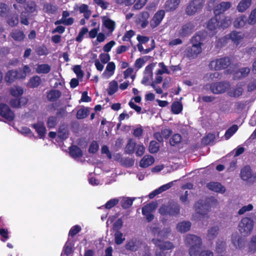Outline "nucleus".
Masks as SVG:
<instances>
[{"label":"nucleus","mask_w":256,"mask_h":256,"mask_svg":"<svg viewBox=\"0 0 256 256\" xmlns=\"http://www.w3.org/2000/svg\"><path fill=\"white\" fill-rule=\"evenodd\" d=\"M185 242L190 247V256H196L202 244L200 238L194 234H188L186 237Z\"/></svg>","instance_id":"nucleus-1"},{"label":"nucleus","mask_w":256,"mask_h":256,"mask_svg":"<svg viewBox=\"0 0 256 256\" xmlns=\"http://www.w3.org/2000/svg\"><path fill=\"white\" fill-rule=\"evenodd\" d=\"M254 226V220L250 218H242L238 224V230L242 236H247L251 234Z\"/></svg>","instance_id":"nucleus-2"},{"label":"nucleus","mask_w":256,"mask_h":256,"mask_svg":"<svg viewBox=\"0 0 256 256\" xmlns=\"http://www.w3.org/2000/svg\"><path fill=\"white\" fill-rule=\"evenodd\" d=\"M200 38L196 36L192 40V46L188 50V56L191 58H195L202 52L201 45L200 42Z\"/></svg>","instance_id":"nucleus-3"},{"label":"nucleus","mask_w":256,"mask_h":256,"mask_svg":"<svg viewBox=\"0 0 256 256\" xmlns=\"http://www.w3.org/2000/svg\"><path fill=\"white\" fill-rule=\"evenodd\" d=\"M204 0H193L187 6L186 12L188 15H194L200 11L204 6Z\"/></svg>","instance_id":"nucleus-4"},{"label":"nucleus","mask_w":256,"mask_h":256,"mask_svg":"<svg viewBox=\"0 0 256 256\" xmlns=\"http://www.w3.org/2000/svg\"><path fill=\"white\" fill-rule=\"evenodd\" d=\"M230 64V60L225 57L212 60L210 64V67L214 70H220L226 68Z\"/></svg>","instance_id":"nucleus-5"},{"label":"nucleus","mask_w":256,"mask_h":256,"mask_svg":"<svg viewBox=\"0 0 256 256\" xmlns=\"http://www.w3.org/2000/svg\"><path fill=\"white\" fill-rule=\"evenodd\" d=\"M230 88V84L228 82H216L210 85V90L214 94H220L226 92Z\"/></svg>","instance_id":"nucleus-6"},{"label":"nucleus","mask_w":256,"mask_h":256,"mask_svg":"<svg viewBox=\"0 0 256 256\" xmlns=\"http://www.w3.org/2000/svg\"><path fill=\"white\" fill-rule=\"evenodd\" d=\"M156 63H152L146 66L144 72V76L142 80V83L145 85L151 84L152 80V70L155 67Z\"/></svg>","instance_id":"nucleus-7"},{"label":"nucleus","mask_w":256,"mask_h":256,"mask_svg":"<svg viewBox=\"0 0 256 256\" xmlns=\"http://www.w3.org/2000/svg\"><path fill=\"white\" fill-rule=\"evenodd\" d=\"M157 207L156 203L152 202L146 204L142 208V214L144 216L148 222H150L154 219V215L152 212Z\"/></svg>","instance_id":"nucleus-8"},{"label":"nucleus","mask_w":256,"mask_h":256,"mask_svg":"<svg viewBox=\"0 0 256 256\" xmlns=\"http://www.w3.org/2000/svg\"><path fill=\"white\" fill-rule=\"evenodd\" d=\"M152 242L158 248L164 251L172 250L174 248V245L168 241L162 242L158 238H154Z\"/></svg>","instance_id":"nucleus-9"},{"label":"nucleus","mask_w":256,"mask_h":256,"mask_svg":"<svg viewBox=\"0 0 256 256\" xmlns=\"http://www.w3.org/2000/svg\"><path fill=\"white\" fill-rule=\"evenodd\" d=\"M116 68V66L113 62H108L102 74V77L105 80L109 79L114 74Z\"/></svg>","instance_id":"nucleus-10"},{"label":"nucleus","mask_w":256,"mask_h":256,"mask_svg":"<svg viewBox=\"0 0 256 256\" xmlns=\"http://www.w3.org/2000/svg\"><path fill=\"white\" fill-rule=\"evenodd\" d=\"M0 114L8 120L11 121L14 118V116L9 107L4 104H0Z\"/></svg>","instance_id":"nucleus-11"},{"label":"nucleus","mask_w":256,"mask_h":256,"mask_svg":"<svg viewBox=\"0 0 256 256\" xmlns=\"http://www.w3.org/2000/svg\"><path fill=\"white\" fill-rule=\"evenodd\" d=\"M74 10L79 11L80 14H82L84 16L86 19H88L92 14V12L90 10L89 6L86 4H76L74 5Z\"/></svg>","instance_id":"nucleus-12"},{"label":"nucleus","mask_w":256,"mask_h":256,"mask_svg":"<svg viewBox=\"0 0 256 256\" xmlns=\"http://www.w3.org/2000/svg\"><path fill=\"white\" fill-rule=\"evenodd\" d=\"M164 14L165 12L164 10H160L156 12L151 21V26L155 28L159 25L163 19Z\"/></svg>","instance_id":"nucleus-13"},{"label":"nucleus","mask_w":256,"mask_h":256,"mask_svg":"<svg viewBox=\"0 0 256 256\" xmlns=\"http://www.w3.org/2000/svg\"><path fill=\"white\" fill-rule=\"evenodd\" d=\"M140 244V242L138 239L133 238L128 242L125 247L128 250L136 251L138 248Z\"/></svg>","instance_id":"nucleus-14"},{"label":"nucleus","mask_w":256,"mask_h":256,"mask_svg":"<svg viewBox=\"0 0 256 256\" xmlns=\"http://www.w3.org/2000/svg\"><path fill=\"white\" fill-rule=\"evenodd\" d=\"M195 210L198 214L202 216H204L207 214L209 208L207 204H204L201 201L196 204Z\"/></svg>","instance_id":"nucleus-15"},{"label":"nucleus","mask_w":256,"mask_h":256,"mask_svg":"<svg viewBox=\"0 0 256 256\" xmlns=\"http://www.w3.org/2000/svg\"><path fill=\"white\" fill-rule=\"evenodd\" d=\"M32 127L38 134L40 138H44L46 134V128L42 122H38L36 124H32Z\"/></svg>","instance_id":"nucleus-16"},{"label":"nucleus","mask_w":256,"mask_h":256,"mask_svg":"<svg viewBox=\"0 0 256 256\" xmlns=\"http://www.w3.org/2000/svg\"><path fill=\"white\" fill-rule=\"evenodd\" d=\"M244 92V85L238 84L228 91V94L231 97L237 98L241 96Z\"/></svg>","instance_id":"nucleus-17"},{"label":"nucleus","mask_w":256,"mask_h":256,"mask_svg":"<svg viewBox=\"0 0 256 256\" xmlns=\"http://www.w3.org/2000/svg\"><path fill=\"white\" fill-rule=\"evenodd\" d=\"M172 130L169 128H164L162 130L161 132H156L154 136L159 142H162L164 138H168L172 134Z\"/></svg>","instance_id":"nucleus-18"},{"label":"nucleus","mask_w":256,"mask_h":256,"mask_svg":"<svg viewBox=\"0 0 256 256\" xmlns=\"http://www.w3.org/2000/svg\"><path fill=\"white\" fill-rule=\"evenodd\" d=\"M159 212L162 214H169L170 215H176L180 212V206H176L174 209L171 210L170 211L169 208L166 206H162Z\"/></svg>","instance_id":"nucleus-19"},{"label":"nucleus","mask_w":256,"mask_h":256,"mask_svg":"<svg viewBox=\"0 0 256 256\" xmlns=\"http://www.w3.org/2000/svg\"><path fill=\"white\" fill-rule=\"evenodd\" d=\"M232 242L236 248H242L246 242L245 238H240L237 234H234L232 236Z\"/></svg>","instance_id":"nucleus-20"},{"label":"nucleus","mask_w":256,"mask_h":256,"mask_svg":"<svg viewBox=\"0 0 256 256\" xmlns=\"http://www.w3.org/2000/svg\"><path fill=\"white\" fill-rule=\"evenodd\" d=\"M102 25H104L110 32H112L116 27L115 22L107 16L102 18Z\"/></svg>","instance_id":"nucleus-21"},{"label":"nucleus","mask_w":256,"mask_h":256,"mask_svg":"<svg viewBox=\"0 0 256 256\" xmlns=\"http://www.w3.org/2000/svg\"><path fill=\"white\" fill-rule=\"evenodd\" d=\"M207 187L210 190L217 192L222 194L225 192L224 187L220 184L217 182H210L207 184Z\"/></svg>","instance_id":"nucleus-22"},{"label":"nucleus","mask_w":256,"mask_h":256,"mask_svg":"<svg viewBox=\"0 0 256 256\" xmlns=\"http://www.w3.org/2000/svg\"><path fill=\"white\" fill-rule=\"evenodd\" d=\"M154 159L150 155H146L142 158L140 162V166L142 168H147L154 164Z\"/></svg>","instance_id":"nucleus-23"},{"label":"nucleus","mask_w":256,"mask_h":256,"mask_svg":"<svg viewBox=\"0 0 256 256\" xmlns=\"http://www.w3.org/2000/svg\"><path fill=\"white\" fill-rule=\"evenodd\" d=\"M191 227V223L188 221H184L178 223L176 229L178 232L184 233L188 231Z\"/></svg>","instance_id":"nucleus-24"},{"label":"nucleus","mask_w":256,"mask_h":256,"mask_svg":"<svg viewBox=\"0 0 256 256\" xmlns=\"http://www.w3.org/2000/svg\"><path fill=\"white\" fill-rule=\"evenodd\" d=\"M252 0H241L237 6V10L240 12H244L251 6Z\"/></svg>","instance_id":"nucleus-25"},{"label":"nucleus","mask_w":256,"mask_h":256,"mask_svg":"<svg viewBox=\"0 0 256 256\" xmlns=\"http://www.w3.org/2000/svg\"><path fill=\"white\" fill-rule=\"evenodd\" d=\"M194 28V26L192 23H188L182 26L179 30V34L182 36H185L190 34Z\"/></svg>","instance_id":"nucleus-26"},{"label":"nucleus","mask_w":256,"mask_h":256,"mask_svg":"<svg viewBox=\"0 0 256 256\" xmlns=\"http://www.w3.org/2000/svg\"><path fill=\"white\" fill-rule=\"evenodd\" d=\"M247 22V18L244 15H242L236 18L234 22V26L236 28H241L244 26Z\"/></svg>","instance_id":"nucleus-27"},{"label":"nucleus","mask_w":256,"mask_h":256,"mask_svg":"<svg viewBox=\"0 0 256 256\" xmlns=\"http://www.w3.org/2000/svg\"><path fill=\"white\" fill-rule=\"evenodd\" d=\"M231 3L228 2H222L218 4L215 8L214 12L216 14L226 10L231 6Z\"/></svg>","instance_id":"nucleus-28"},{"label":"nucleus","mask_w":256,"mask_h":256,"mask_svg":"<svg viewBox=\"0 0 256 256\" xmlns=\"http://www.w3.org/2000/svg\"><path fill=\"white\" fill-rule=\"evenodd\" d=\"M180 0H168L165 4V8L167 11L176 10L178 6Z\"/></svg>","instance_id":"nucleus-29"},{"label":"nucleus","mask_w":256,"mask_h":256,"mask_svg":"<svg viewBox=\"0 0 256 256\" xmlns=\"http://www.w3.org/2000/svg\"><path fill=\"white\" fill-rule=\"evenodd\" d=\"M118 199H120V202L121 204V206L124 208H130L133 203L134 199H132L130 198H126V197H118Z\"/></svg>","instance_id":"nucleus-30"},{"label":"nucleus","mask_w":256,"mask_h":256,"mask_svg":"<svg viewBox=\"0 0 256 256\" xmlns=\"http://www.w3.org/2000/svg\"><path fill=\"white\" fill-rule=\"evenodd\" d=\"M70 154L74 158H80L82 156L81 150L76 146H72L70 149Z\"/></svg>","instance_id":"nucleus-31"},{"label":"nucleus","mask_w":256,"mask_h":256,"mask_svg":"<svg viewBox=\"0 0 256 256\" xmlns=\"http://www.w3.org/2000/svg\"><path fill=\"white\" fill-rule=\"evenodd\" d=\"M61 96V92L58 90H52L48 92L47 98L48 100L54 102Z\"/></svg>","instance_id":"nucleus-32"},{"label":"nucleus","mask_w":256,"mask_h":256,"mask_svg":"<svg viewBox=\"0 0 256 256\" xmlns=\"http://www.w3.org/2000/svg\"><path fill=\"white\" fill-rule=\"evenodd\" d=\"M220 27V22L218 21L217 16L212 18L207 25L208 28L211 31L214 30Z\"/></svg>","instance_id":"nucleus-33"},{"label":"nucleus","mask_w":256,"mask_h":256,"mask_svg":"<svg viewBox=\"0 0 256 256\" xmlns=\"http://www.w3.org/2000/svg\"><path fill=\"white\" fill-rule=\"evenodd\" d=\"M118 85L116 81L113 80L110 82L107 92L109 95H112L116 92L118 90Z\"/></svg>","instance_id":"nucleus-34"},{"label":"nucleus","mask_w":256,"mask_h":256,"mask_svg":"<svg viewBox=\"0 0 256 256\" xmlns=\"http://www.w3.org/2000/svg\"><path fill=\"white\" fill-rule=\"evenodd\" d=\"M18 72L16 70H10L7 72L5 76V80L8 82H12L18 78Z\"/></svg>","instance_id":"nucleus-35"},{"label":"nucleus","mask_w":256,"mask_h":256,"mask_svg":"<svg viewBox=\"0 0 256 256\" xmlns=\"http://www.w3.org/2000/svg\"><path fill=\"white\" fill-rule=\"evenodd\" d=\"M152 231L155 235L157 234V236L159 238H166L168 236V234L170 232V230L169 228H166L162 230H159L158 228H154L152 230Z\"/></svg>","instance_id":"nucleus-36"},{"label":"nucleus","mask_w":256,"mask_h":256,"mask_svg":"<svg viewBox=\"0 0 256 256\" xmlns=\"http://www.w3.org/2000/svg\"><path fill=\"white\" fill-rule=\"evenodd\" d=\"M219 228L216 226L212 227L208 230L207 238L209 240L214 238L218 234Z\"/></svg>","instance_id":"nucleus-37"},{"label":"nucleus","mask_w":256,"mask_h":256,"mask_svg":"<svg viewBox=\"0 0 256 256\" xmlns=\"http://www.w3.org/2000/svg\"><path fill=\"white\" fill-rule=\"evenodd\" d=\"M10 92L13 96L18 97L22 94L24 90L20 86H14L10 88Z\"/></svg>","instance_id":"nucleus-38"},{"label":"nucleus","mask_w":256,"mask_h":256,"mask_svg":"<svg viewBox=\"0 0 256 256\" xmlns=\"http://www.w3.org/2000/svg\"><path fill=\"white\" fill-rule=\"evenodd\" d=\"M50 70V66L48 64H42L38 66L36 71L38 74H48Z\"/></svg>","instance_id":"nucleus-39"},{"label":"nucleus","mask_w":256,"mask_h":256,"mask_svg":"<svg viewBox=\"0 0 256 256\" xmlns=\"http://www.w3.org/2000/svg\"><path fill=\"white\" fill-rule=\"evenodd\" d=\"M250 70L248 68H240L234 74L235 78H242L247 76L250 72Z\"/></svg>","instance_id":"nucleus-40"},{"label":"nucleus","mask_w":256,"mask_h":256,"mask_svg":"<svg viewBox=\"0 0 256 256\" xmlns=\"http://www.w3.org/2000/svg\"><path fill=\"white\" fill-rule=\"evenodd\" d=\"M230 38L232 41L238 44L239 41L243 38V35L240 32H233L230 34Z\"/></svg>","instance_id":"nucleus-41"},{"label":"nucleus","mask_w":256,"mask_h":256,"mask_svg":"<svg viewBox=\"0 0 256 256\" xmlns=\"http://www.w3.org/2000/svg\"><path fill=\"white\" fill-rule=\"evenodd\" d=\"M182 110V105L179 102H174L172 104V110L174 114H178Z\"/></svg>","instance_id":"nucleus-42"},{"label":"nucleus","mask_w":256,"mask_h":256,"mask_svg":"<svg viewBox=\"0 0 256 256\" xmlns=\"http://www.w3.org/2000/svg\"><path fill=\"white\" fill-rule=\"evenodd\" d=\"M40 82V78L38 76H34L30 80L28 86L30 88H36L39 86Z\"/></svg>","instance_id":"nucleus-43"},{"label":"nucleus","mask_w":256,"mask_h":256,"mask_svg":"<svg viewBox=\"0 0 256 256\" xmlns=\"http://www.w3.org/2000/svg\"><path fill=\"white\" fill-rule=\"evenodd\" d=\"M238 130L236 125H233L226 132L224 138L226 140L229 139Z\"/></svg>","instance_id":"nucleus-44"},{"label":"nucleus","mask_w":256,"mask_h":256,"mask_svg":"<svg viewBox=\"0 0 256 256\" xmlns=\"http://www.w3.org/2000/svg\"><path fill=\"white\" fill-rule=\"evenodd\" d=\"M136 146V142L132 139L130 140L126 147V151L129 154H132L134 152Z\"/></svg>","instance_id":"nucleus-45"},{"label":"nucleus","mask_w":256,"mask_h":256,"mask_svg":"<svg viewBox=\"0 0 256 256\" xmlns=\"http://www.w3.org/2000/svg\"><path fill=\"white\" fill-rule=\"evenodd\" d=\"M220 19V26L223 28L228 27V26L231 24L232 20L230 17H225L224 16H222Z\"/></svg>","instance_id":"nucleus-46"},{"label":"nucleus","mask_w":256,"mask_h":256,"mask_svg":"<svg viewBox=\"0 0 256 256\" xmlns=\"http://www.w3.org/2000/svg\"><path fill=\"white\" fill-rule=\"evenodd\" d=\"M247 22L250 25L256 24V8L251 11L248 18H247Z\"/></svg>","instance_id":"nucleus-47"},{"label":"nucleus","mask_w":256,"mask_h":256,"mask_svg":"<svg viewBox=\"0 0 256 256\" xmlns=\"http://www.w3.org/2000/svg\"><path fill=\"white\" fill-rule=\"evenodd\" d=\"M88 114V110L87 108H82L80 109L76 114V118L78 119L84 118L87 116Z\"/></svg>","instance_id":"nucleus-48"},{"label":"nucleus","mask_w":256,"mask_h":256,"mask_svg":"<svg viewBox=\"0 0 256 256\" xmlns=\"http://www.w3.org/2000/svg\"><path fill=\"white\" fill-rule=\"evenodd\" d=\"M125 238L123 237V234L121 232L117 231L114 234V241L117 244H122Z\"/></svg>","instance_id":"nucleus-49"},{"label":"nucleus","mask_w":256,"mask_h":256,"mask_svg":"<svg viewBox=\"0 0 256 256\" xmlns=\"http://www.w3.org/2000/svg\"><path fill=\"white\" fill-rule=\"evenodd\" d=\"M88 28L86 27H83L81 28L80 31L78 36L76 38V40L80 42H81L86 34L88 32Z\"/></svg>","instance_id":"nucleus-50"},{"label":"nucleus","mask_w":256,"mask_h":256,"mask_svg":"<svg viewBox=\"0 0 256 256\" xmlns=\"http://www.w3.org/2000/svg\"><path fill=\"white\" fill-rule=\"evenodd\" d=\"M120 202L118 198L110 199L104 205L105 208L110 209L116 206Z\"/></svg>","instance_id":"nucleus-51"},{"label":"nucleus","mask_w":256,"mask_h":256,"mask_svg":"<svg viewBox=\"0 0 256 256\" xmlns=\"http://www.w3.org/2000/svg\"><path fill=\"white\" fill-rule=\"evenodd\" d=\"M11 35L14 39L18 41L22 40L24 38V35L23 32L18 30L13 32Z\"/></svg>","instance_id":"nucleus-52"},{"label":"nucleus","mask_w":256,"mask_h":256,"mask_svg":"<svg viewBox=\"0 0 256 256\" xmlns=\"http://www.w3.org/2000/svg\"><path fill=\"white\" fill-rule=\"evenodd\" d=\"M158 66L160 67V69L158 70L156 72V75H162L163 74H168L169 71L167 68V67L164 64L163 62H160L158 64Z\"/></svg>","instance_id":"nucleus-53"},{"label":"nucleus","mask_w":256,"mask_h":256,"mask_svg":"<svg viewBox=\"0 0 256 256\" xmlns=\"http://www.w3.org/2000/svg\"><path fill=\"white\" fill-rule=\"evenodd\" d=\"M182 141V136L179 134H174L170 140V144L172 146H175L180 143Z\"/></svg>","instance_id":"nucleus-54"},{"label":"nucleus","mask_w":256,"mask_h":256,"mask_svg":"<svg viewBox=\"0 0 256 256\" xmlns=\"http://www.w3.org/2000/svg\"><path fill=\"white\" fill-rule=\"evenodd\" d=\"M159 150L158 144L155 141L150 142L149 146V151L150 153H156Z\"/></svg>","instance_id":"nucleus-55"},{"label":"nucleus","mask_w":256,"mask_h":256,"mask_svg":"<svg viewBox=\"0 0 256 256\" xmlns=\"http://www.w3.org/2000/svg\"><path fill=\"white\" fill-rule=\"evenodd\" d=\"M58 118L56 116H50L47 121V126L50 128H54L58 124Z\"/></svg>","instance_id":"nucleus-56"},{"label":"nucleus","mask_w":256,"mask_h":256,"mask_svg":"<svg viewBox=\"0 0 256 256\" xmlns=\"http://www.w3.org/2000/svg\"><path fill=\"white\" fill-rule=\"evenodd\" d=\"M152 46L150 48H146V49H144L143 46H142V44H138V45H137V47H138V50L140 52H143V54H148V53L150 52L153 48H154V40H152Z\"/></svg>","instance_id":"nucleus-57"},{"label":"nucleus","mask_w":256,"mask_h":256,"mask_svg":"<svg viewBox=\"0 0 256 256\" xmlns=\"http://www.w3.org/2000/svg\"><path fill=\"white\" fill-rule=\"evenodd\" d=\"M100 60L104 64L109 62L110 60V56L109 54L106 53H102L100 54L99 56Z\"/></svg>","instance_id":"nucleus-58"},{"label":"nucleus","mask_w":256,"mask_h":256,"mask_svg":"<svg viewBox=\"0 0 256 256\" xmlns=\"http://www.w3.org/2000/svg\"><path fill=\"white\" fill-rule=\"evenodd\" d=\"M82 230L80 226L78 225H76L73 226L70 230L68 234L70 236H74L78 232H79Z\"/></svg>","instance_id":"nucleus-59"},{"label":"nucleus","mask_w":256,"mask_h":256,"mask_svg":"<svg viewBox=\"0 0 256 256\" xmlns=\"http://www.w3.org/2000/svg\"><path fill=\"white\" fill-rule=\"evenodd\" d=\"M25 9L28 12L32 13L34 12L36 9V4L33 2H28L27 3Z\"/></svg>","instance_id":"nucleus-60"},{"label":"nucleus","mask_w":256,"mask_h":256,"mask_svg":"<svg viewBox=\"0 0 256 256\" xmlns=\"http://www.w3.org/2000/svg\"><path fill=\"white\" fill-rule=\"evenodd\" d=\"M253 208V206L252 204H248L246 206H242L238 211V214L240 215L243 214L247 212L252 210Z\"/></svg>","instance_id":"nucleus-61"},{"label":"nucleus","mask_w":256,"mask_h":256,"mask_svg":"<svg viewBox=\"0 0 256 256\" xmlns=\"http://www.w3.org/2000/svg\"><path fill=\"white\" fill-rule=\"evenodd\" d=\"M94 2L104 10L108 8L109 3L104 0H94Z\"/></svg>","instance_id":"nucleus-62"},{"label":"nucleus","mask_w":256,"mask_h":256,"mask_svg":"<svg viewBox=\"0 0 256 256\" xmlns=\"http://www.w3.org/2000/svg\"><path fill=\"white\" fill-rule=\"evenodd\" d=\"M58 136L62 138L65 139L68 136V132L65 128H60L58 132Z\"/></svg>","instance_id":"nucleus-63"},{"label":"nucleus","mask_w":256,"mask_h":256,"mask_svg":"<svg viewBox=\"0 0 256 256\" xmlns=\"http://www.w3.org/2000/svg\"><path fill=\"white\" fill-rule=\"evenodd\" d=\"M99 148V146L97 142L93 141L90 146L88 151L90 153L94 154L96 152Z\"/></svg>","instance_id":"nucleus-64"}]
</instances>
